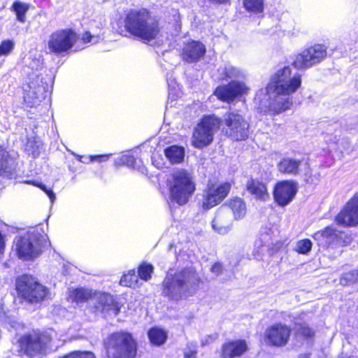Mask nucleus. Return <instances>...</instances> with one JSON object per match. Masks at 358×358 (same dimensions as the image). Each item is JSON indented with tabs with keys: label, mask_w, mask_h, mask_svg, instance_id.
<instances>
[{
	"label": "nucleus",
	"mask_w": 358,
	"mask_h": 358,
	"mask_svg": "<svg viewBox=\"0 0 358 358\" xmlns=\"http://www.w3.org/2000/svg\"><path fill=\"white\" fill-rule=\"evenodd\" d=\"M301 85V76L292 73L289 66L278 70L271 77L265 92L259 90L255 97L262 112L279 114L290 108L293 103L292 94Z\"/></svg>",
	"instance_id": "nucleus-1"
},
{
	"label": "nucleus",
	"mask_w": 358,
	"mask_h": 358,
	"mask_svg": "<svg viewBox=\"0 0 358 358\" xmlns=\"http://www.w3.org/2000/svg\"><path fill=\"white\" fill-rule=\"evenodd\" d=\"M199 278L193 268H184L174 273L169 272L163 281V296L178 301L192 295L196 290Z\"/></svg>",
	"instance_id": "nucleus-2"
},
{
	"label": "nucleus",
	"mask_w": 358,
	"mask_h": 358,
	"mask_svg": "<svg viewBox=\"0 0 358 358\" xmlns=\"http://www.w3.org/2000/svg\"><path fill=\"white\" fill-rule=\"evenodd\" d=\"M125 30L143 41L155 39L159 27L157 20L145 8L131 9L124 19Z\"/></svg>",
	"instance_id": "nucleus-3"
},
{
	"label": "nucleus",
	"mask_w": 358,
	"mask_h": 358,
	"mask_svg": "<svg viewBox=\"0 0 358 358\" xmlns=\"http://www.w3.org/2000/svg\"><path fill=\"white\" fill-rule=\"evenodd\" d=\"M196 189L192 174L185 170L178 169L171 175L169 182L170 198L180 206L187 203Z\"/></svg>",
	"instance_id": "nucleus-4"
},
{
	"label": "nucleus",
	"mask_w": 358,
	"mask_h": 358,
	"mask_svg": "<svg viewBox=\"0 0 358 358\" xmlns=\"http://www.w3.org/2000/svg\"><path fill=\"white\" fill-rule=\"evenodd\" d=\"M108 357L134 358L136 344L132 336L127 332H115L109 336L106 344Z\"/></svg>",
	"instance_id": "nucleus-5"
},
{
	"label": "nucleus",
	"mask_w": 358,
	"mask_h": 358,
	"mask_svg": "<svg viewBox=\"0 0 358 358\" xmlns=\"http://www.w3.org/2000/svg\"><path fill=\"white\" fill-rule=\"evenodd\" d=\"M18 294L25 301L35 303L44 300L49 294L48 289L30 275H22L16 280Z\"/></svg>",
	"instance_id": "nucleus-6"
},
{
	"label": "nucleus",
	"mask_w": 358,
	"mask_h": 358,
	"mask_svg": "<svg viewBox=\"0 0 358 358\" xmlns=\"http://www.w3.org/2000/svg\"><path fill=\"white\" fill-rule=\"evenodd\" d=\"M50 341L51 337L47 333L33 331L22 336L18 343L20 351L33 358L45 355Z\"/></svg>",
	"instance_id": "nucleus-7"
},
{
	"label": "nucleus",
	"mask_w": 358,
	"mask_h": 358,
	"mask_svg": "<svg viewBox=\"0 0 358 358\" xmlns=\"http://www.w3.org/2000/svg\"><path fill=\"white\" fill-rule=\"evenodd\" d=\"M220 124V120L214 116L203 117L194 128L192 145L198 149H201L210 145Z\"/></svg>",
	"instance_id": "nucleus-8"
},
{
	"label": "nucleus",
	"mask_w": 358,
	"mask_h": 358,
	"mask_svg": "<svg viewBox=\"0 0 358 358\" xmlns=\"http://www.w3.org/2000/svg\"><path fill=\"white\" fill-rule=\"evenodd\" d=\"M224 126L226 135L234 141H243L248 137L249 123L237 111L227 113L220 124Z\"/></svg>",
	"instance_id": "nucleus-9"
},
{
	"label": "nucleus",
	"mask_w": 358,
	"mask_h": 358,
	"mask_svg": "<svg viewBox=\"0 0 358 358\" xmlns=\"http://www.w3.org/2000/svg\"><path fill=\"white\" fill-rule=\"evenodd\" d=\"M78 39L76 33L71 29H59L52 32L48 41L50 53L60 55L73 48Z\"/></svg>",
	"instance_id": "nucleus-10"
},
{
	"label": "nucleus",
	"mask_w": 358,
	"mask_h": 358,
	"mask_svg": "<svg viewBox=\"0 0 358 358\" xmlns=\"http://www.w3.org/2000/svg\"><path fill=\"white\" fill-rule=\"evenodd\" d=\"M15 250L17 257L23 260H32L42 252V246L38 234L28 232L16 239Z\"/></svg>",
	"instance_id": "nucleus-11"
},
{
	"label": "nucleus",
	"mask_w": 358,
	"mask_h": 358,
	"mask_svg": "<svg viewBox=\"0 0 358 358\" xmlns=\"http://www.w3.org/2000/svg\"><path fill=\"white\" fill-rule=\"evenodd\" d=\"M230 189L229 182L213 184L208 182L202 193V208L209 210L220 203L227 197Z\"/></svg>",
	"instance_id": "nucleus-12"
},
{
	"label": "nucleus",
	"mask_w": 358,
	"mask_h": 358,
	"mask_svg": "<svg viewBox=\"0 0 358 358\" xmlns=\"http://www.w3.org/2000/svg\"><path fill=\"white\" fill-rule=\"evenodd\" d=\"M326 56V48L322 45H315L296 55L293 65L298 69L310 68L320 62Z\"/></svg>",
	"instance_id": "nucleus-13"
},
{
	"label": "nucleus",
	"mask_w": 358,
	"mask_h": 358,
	"mask_svg": "<svg viewBox=\"0 0 358 358\" xmlns=\"http://www.w3.org/2000/svg\"><path fill=\"white\" fill-rule=\"evenodd\" d=\"M277 169L280 173L294 176H307L310 172L308 160L290 156L282 157L277 163Z\"/></svg>",
	"instance_id": "nucleus-14"
},
{
	"label": "nucleus",
	"mask_w": 358,
	"mask_h": 358,
	"mask_svg": "<svg viewBox=\"0 0 358 358\" xmlns=\"http://www.w3.org/2000/svg\"><path fill=\"white\" fill-rule=\"evenodd\" d=\"M91 305L94 313H100L105 317L116 316L120 309L119 303L115 301L113 296L105 292H94Z\"/></svg>",
	"instance_id": "nucleus-15"
},
{
	"label": "nucleus",
	"mask_w": 358,
	"mask_h": 358,
	"mask_svg": "<svg viewBox=\"0 0 358 358\" xmlns=\"http://www.w3.org/2000/svg\"><path fill=\"white\" fill-rule=\"evenodd\" d=\"M249 87L243 80H232L227 84L218 86L214 94L218 99L231 103L245 94H247Z\"/></svg>",
	"instance_id": "nucleus-16"
},
{
	"label": "nucleus",
	"mask_w": 358,
	"mask_h": 358,
	"mask_svg": "<svg viewBox=\"0 0 358 358\" xmlns=\"http://www.w3.org/2000/svg\"><path fill=\"white\" fill-rule=\"evenodd\" d=\"M206 52L204 44L199 41L190 40L183 43L180 57L187 63H196L203 57Z\"/></svg>",
	"instance_id": "nucleus-17"
},
{
	"label": "nucleus",
	"mask_w": 358,
	"mask_h": 358,
	"mask_svg": "<svg viewBox=\"0 0 358 358\" xmlns=\"http://www.w3.org/2000/svg\"><path fill=\"white\" fill-rule=\"evenodd\" d=\"M297 192L296 183L291 180H284L276 184L273 197L281 206L287 205L295 196Z\"/></svg>",
	"instance_id": "nucleus-18"
},
{
	"label": "nucleus",
	"mask_w": 358,
	"mask_h": 358,
	"mask_svg": "<svg viewBox=\"0 0 358 358\" xmlns=\"http://www.w3.org/2000/svg\"><path fill=\"white\" fill-rule=\"evenodd\" d=\"M290 334L291 329L288 326L279 323L266 329L265 338L269 345L279 347L287 344Z\"/></svg>",
	"instance_id": "nucleus-19"
},
{
	"label": "nucleus",
	"mask_w": 358,
	"mask_h": 358,
	"mask_svg": "<svg viewBox=\"0 0 358 358\" xmlns=\"http://www.w3.org/2000/svg\"><path fill=\"white\" fill-rule=\"evenodd\" d=\"M338 224L348 227L358 224V198H353L348 202L343 210L336 216Z\"/></svg>",
	"instance_id": "nucleus-20"
},
{
	"label": "nucleus",
	"mask_w": 358,
	"mask_h": 358,
	"mask_svg": "<svg viewBox=\"0 0 358 358\" xmlns=\"http://www.w3.org/2000/svg\"><path fill=\"white\" fill-rule=\"evenodd\" d=\"M211 225L213 230L220 234H226L231 230L232 222L227 209L221 207L217 210Z\"/></svg>",
	"instance_id": "nucleus-21"
},
{
	"label": "nucleus",
	"mask_w": 358,
	"mask_h": 358,
	"mask_svg": "<svg viewBox=\"0 0 358 358\" xmlns=\"http://www.w3.org/2000/svg\"><path fill=\"white\" fill-rule=\"evenodd\" d=\"M17 166L16 159L5 149L0 148V176L12 178L16 173Z\"/></svg>",
	"instance_id": "nucleus-22"
},
{
	"label": "nucleus",
	"mask_w": 358,
	"mask_h": 358,
	"mask_svg": "<svg viewBox=\"0 0 358 358\" xmlns=\"http://www.w3.org/2000/svg\"><path fill=\"white\" fill-rule=\"evenodd\" d=\"M248 350V345L245 340H237L225 343L222 345L223 358H235L241 357Z\"/></svg>",
	"instance_id": "nucleus-23"
},
{
	"label": "nucleus",
	"mask_w": 358,
	"mask_h": 358,
	"mask_svg": "<svg viewBox=\"0 0 358 358\" xmlns=\"http://www.w3.org/2000/svg\"><path fill=\"white\" fill-rule=\"evenodd\" d=\"M220 80L232 82V80H243L246 77L245 72L232 64L221 66L218 69Z\"/></svg>",
	"instance_id": "nucleus-24"
},
{
	"label": "nucleus",
	"mask_w": 358,
	"mask_h": 358,
	"mask_svg": "<svg viewBox=\"0 0 358 358\" xmlns=\"http://www.w3.org/2000/svg\"><path fill=\"white\" fill-rule=\"evenodd\" d=\"M222 207L225 209L228 208L232 212L234 218L236 220L243 219L246 215V204L243 199L239 197L227 200Z\"/></svg>",
	"instance_id": "nucleus-25"
},
{
	"label": "nucleus",
	"mask_w": 358,
	"mask_h": 358,
	"mask_svg": "<svg viewBox=\"0 0 358 358\" xmlns=\"http://www.w3.org/2000/svg\"><path fill=\"white\" fill-rule=\"evenodd\" d=\"M246 189L257 199L266 201L269 197L266 185L259 180L254 179L248 180Z\"/></svg>",
	"instance_id": "nucleus-26"
},
{
	"label": "nucleus",
	"mask_w": 358,
	"mask_h": 358,
	"mask_svg": "<svg viewBox=\"0 0 358 358\" xmlns=\"http://www.w3.org/2000/svg\"><path fill=\"white\" fill-rule=\"evenodd\" d=\"M164 155L170 163L179 164L184 160L185 149L182 146L171 145L164 150Z\"/></svg>",
	"instance_id": "nucleus-27"
},
{
	"label": "nucleus",
	"mask_w": 358,
	"mask_h": 358,
	"mask_svg": "<svg viewBox=\"0 0 358 358\" xmlns=\"http://www.w3.org/2000/svg\"><path fill=\"white\" fill-rule=\"evenodd\" d=\"M93 294L91 289L77 288L71 292L69 297L77 303L85 302L89 299L91 303Z\"/></svg>",
	"instance_id": "nucleus-28"
},
{
	"label": "nucleus",
	"mask_w": 358,
	"mask_h": 358,
	"mask_svg": "<svg viewBox=\"0 0 358 358\" xmlns=\"http://www.w3.org/2000/svg\"><path fill=\"white\" fill-rule=\"evenodd\" d=\"M148 335L150 343L158 346L164 344L167 338L166 333L157 327L150 329L148 331Z\"/></svg>",
	"instance_id": "nucleus-29"
},
{
	"label": "nucleus",
	"mask_w": 358,
	"mask_h": 358,
	"mask_svg": "<svg viewBox=\"0 0 358 358\" xmlns=\"http://www.w3.org/2000/svg\"><path fill=\"white\" fill-rule=\"evenodd\" d=\"M29 90L26 93L25 99H31L33 104H36L41 101L44 98L45 89L43 87L38 86L35 88V84L31 83L29 85Z\"/></svg>",
	"instance_id": "nucleus-30"
},
{
	"label": "nucleus",
	"mask_w": 358,
	"mask_h": 358,
	"mask_svg": "<svg viewBox=\"0 0 358 358\" xmlns=\"http://www.w3.org/2000/svg\"><path fill=\"white\" fill-rule=\"evenodd\" d=\"M336 235V230L332 227H327L324 230L316 232L313 238L321 244H329Z\"/></svg>",
	"instance_id": "nucleus-31"
},
{
	"label": "nucleus",
	"mask_w": 358,
	"mask_h": 358,
	"mask_svg": "<svg viewBox=\"0 0 358 358\" xmlns=\"http://www.w3.org/2000/svg\"><path fill=\"white\" fill-rule=\"evenodd\" d=\"M42 149L43 144L40 140L35 138L28 139L25 150L29 155H31L32 157L36 158L39 156Z\"/></svg>",
	"instance_id": "nucleus-32"
},
{
	"label": "nucleus",
	"mask_w": 358,
	"mask_h": 358,
	"mask_svg": "<svg viewBox=\"0 0 358 358\" xmlns=\"http://www.w3.org/2000/svg\"><path fill=\"white\" fill-rule=\"evenodd\" d=\"M29 4L19 1H15L12 6V9L16 14L17 20L22 23L25 22V15L29 10Z\"/></svg>",
	"instance_id": "nucleus-33"
},
{
	"label": "nucleus",
	"mask_w": 358,
	"mask_h": 358,
	"mask_svg": "<svg viewBox=\"0 0 358 358\" xmlns=\"http://www.w3.org/2000/svg\"><path fill=\"white\" fill-rule=\"evenodd\" d=\"M138 281V276L134 270H130L127 273L122 276L120 283L122 286L136 287Z\"/></svg>",
	"instance_id": "nucleus-34"
},
{
	"label": "nucleus",
	"mask_w": 358,
	"mask_h": 358,
	"mask_svg": "<svg viewBox=\"0 0 358 358\" xmlns=\"http://www.w3.org/2000/svg\"><path fill=\"white\" fill-rule=\"evenodd\" d=\"M245 8L251 12L260 13L263 10V0H243Z\"/></svg>",
	"instance_id": "nucleus-35"
},
{
	"label": "nucleus",
	"mask_w": 358,
	"mask_h": 358,
	"mask_svg": "<svg viewBox=\"0 0 358 358\" xmlns=\"http://www.w3.org/2000/svg\"><path fill=\"white\" fill-rule=\"evenodd\" d=\"M342 285H348L351 283L358 282V268L344 273L340 280Z\"/></svg>",
	"instance_id": "nucleus-36"
},
{
	"label": "nucleus",
	"mask_w": 358,
	"mask_h": 358,
	"mask_svg": "<svg viewBox=\"0 0 358 358\" xmlns=\"http://www.w3.org/2000/svg\"><path fill=\"white\" fill-rule=\"evenodd\" d=\"M118 163L120 164L126 165L129 167H131L134 169L140 170V164H138L136 159L134 157V156L129 154L123 155L119 159Z\"/></svg>",
	"instance_id": "nucleus-37"
},
{
	"label": "nucleus",
	"mask_w": 358,
	"mask_h": 358,
	"mask_svg": "<svg viewBox=\"0 0 358 358\" xmlns=\"http://www.w3.org/2000/svg\"><path fill=\"white\" fill-rule=\"evenodd\" d=\"M153 271V266L149 264H143L138 267L137 275L141 279L143 280H148L151 278V274Z\"/></svg>",
	"instance_id": "nucleus-38"
},
{
	"label": "nucleus",
	"mask_w": 358,
	"mask_h": 358,
	"mask_svg": "<svg viewBox=\"0 0 358 358\" xmlns=\"http://www.w3.org/2000/svg\"><path fill=\"white\" fill-rule=\"evenodd\" d=\"M312 248V242L309 239H303L297 242L296 251L301 254H307Z\"/></svg>",
	"instance_id": "nucleus-39"
},
{
	"label": "nucleus",
	"mask_w": 358,
	"mask_h": 358,
	"mask_svg": "<svg viewBox=\"0 0 358 358\" xmlns=\"http://www.w3.org/2000/svg\"><path fill=\"white\" fill-rule=\"evenodd\" d=\"M184 358H197V344L195 342L188 343L183 350Z\"/></svg>",
	"instance_id": "nucleus-40"
},
{
	"label": "nucleus",
	"mask_w": 358,
	"mask_h": 358,
	"mask_svg": "<svg viewBox=\"0 0 358 358\" xmlns=\"http://www.w3.org/2000/svg\"><path fill=\"white\" fill-rule=\"evenodd\" d=\"M14 42L12 40H5L0 43V56L8 55L14 48Z\"/></svg>",
	"instance_id": "nucleus-41"
},
{
	"label": "nucleus",
	"mask_w": 358,
	"mask_h": 358,
	"mask_svg": "<svg viewBox=\"0 0 358 358\" xmlns=\"http://www.w3.org/2000/svg\"><path fill=\"white\" fill-rule=\"evenodd\" d=\"M109 155H91L90 157H83L77 155V159L83 163H88L89 162L98 161L99 162L106 161Z\"/></svg>",
	"instance_id": "nucleus-42"
},
{
	"label": "nucleus",
	"mask_w": 358,
	"mask_h": 358,
	"mask_svg": "<svg viewBox=\"0 0 358 358\" xmlns=\"http://www.w3.org/2000/svg\"><path fill=\"white\" fill-rule=\"evenodd\" d=\"M298 332L299 334L302 335L305 338H312L314 336V331L306 326H301L299 329Z\"/></svg>",
	"instance_id": "nucleus-43"
},
{
	"label": "nucleus",
	"mask_w": 358,
	"mask_h": 358,
	"mask_svg": "<svg viewBox=\"0 0 358 358\" xmlns=\"http://www.w3.org/2000/svg\"><path fill=\"white\" fill-rule=\"evenodd\" d=\"M100 36H92L90 32L86 31L83 36V40L85 43H96L99 42Z\"/></svg>",
	"instance_id": "nucleus-44"
},
{
	"label": "nucleus",
	"mask_w": 358,
	"mask_h": 358,
	"mask_svg": "<svg viewBox=\"0 0 358 358\" xmlns=\"http://www.w3.org/2000/svg\"><path fill=\"white\" fill-rule=\"evenodd\" d=\"M35 185H36V184H35ZM37 186L39 187L42 190H43L47 194L51 203H53L56 199V196H55V193L52 192V190L48 189L47 187L43 184H39V185H37Z\"/></svg>",
	"instance_id": "nucleus-45"
},
{
	"label": "nucleus",
	"mask_w": 358,
	"mask_h": 358,
	"mask_svg": "<svg viewBox=\"0 0 358 358\" xmlns=\"http://www.w3.org/2000/svg\"><path fill=\"white\" fill-rule=\"evenodd\" d=\"M29 66L32 70L38 71L39 69H42L43 63L38 59H33L32 62L29 64Z\"/></svg>",
	"instance_id": "nucleus-46"
},
{
	"label": "nucleus",
	"mask_w": 358,
	"mask_h": 358,
	"mask_svg": "<svg viewBox=\"0 0 358 358\" xmlns=\"http://www.w3.org/2000/svg\"><path fill=\"white\" fill-rule=\"evenodd\" d=\"M6 247V236L0 231V256L3 254Z\"/></svg>",
	"instance_id": "nucleus-47"
},
{
	"label": "nucleus",
	"mask_w": 358,
	"mask_h": 358,
	"mask_svg": "<svg viewBox=\"0 0 358 358\" xmlns=\"http://www.w3.org/2000/svg\"><path fill=\"white\" fill-rule=\"evenodd\" d=\"M215 339V336L213 335L208 336L204 339L201 340V344L202 346L206 345L208 343L213 342Z\"/></svg>",
	"instance_id": "nucleus-48"
},
{
	"label": "nucleus",
	"mask_w": 358,
	"mask_h": 358,
	"mask_svg": "<svg viewBox=\"0 0 358 358\" xmlns=\"http://www.w3.org/2000/svg\"><path fill=\"white\" fill-rule=\"evenodd\" d=\"M222 266L220 263L215 264L211 268L212 272L216 274H219L222 271Z\"/></svg>",
	"instance_id": "nucleus-49"
},
{
	"label": "nucleus",
	"mask_w": 358,
	"mask_h": 358,
	"mask_svg": "<svg viewBox=\"0 0 358 358\" xmlns=\"http://www.w3.org/2000/svg\"><path fill=\"white\" fill-rule=\"evenodd\" d=\"M210 2L215 4H223L228 3L230 0H208Z\"/></svg>",
	"instance_id": "nucleus-50"
},
{
	"label": "nucleus",
	"mask_w": 358,
	"mask_h": 358,
	"mask_svg": "<svg viewBox=\"0 0 358 358\" xmlns=\"http://www.w3.org/2000/svg\"><path fill=\"white\" fill-rule=\"evenodd\" d=\"M299 358H309L308 355H302Z\"/></svg>",
	"instance_id": "nucleus-51"
},
{
	"label": "nucleus",
	"mask_w": 358,
	"mask_h": 358,
	"mask_svg": "<svg viewBox=\"0 0 358 358\" xmlns=\"http://www.w3.org/2000/svg\"><path fill=\"white\" fill-rule=\"evenodd\" d=\"M141 169V171H143V168H141V166H140V169Z\"/></svg>",
	"instance_id": "nucleus-52"
},
{
	"label": "nucleus",
	"mask_w": 358,
	"mask_h": 358,
	"mask_svg": "<svg viewBox=\"0 0 358 358\" xmlns=\"http://www.w3.org/2000/svg\"><path fill=\"white\" fill-rule=\"evenodd\" d=\"M348 358H351V357H348Z\"/></svg>",
	"instance_id": "nucleus-53"
}]
</instances>
